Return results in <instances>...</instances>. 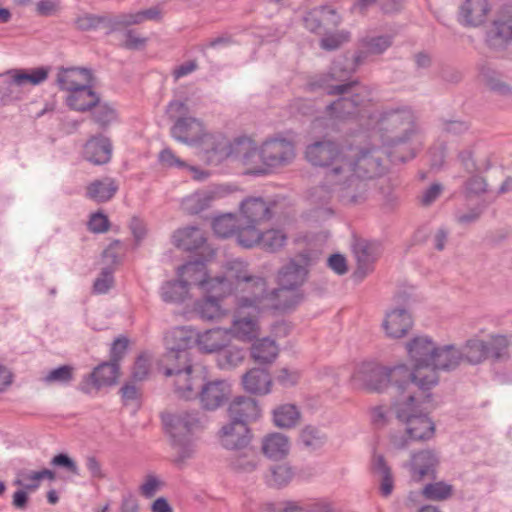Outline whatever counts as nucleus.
<instances>
[{
  "mask_svg": "<svg viewBox=\"0 0 512 512\" xmlns=\"http://www.w3.org/2000/svg\"><path fill=\"white\" fill-rule=\"evenodd\" d=\"M304 158L312 167L324 171L321 187L334 193L344 204L362 202L367 194V182L381 173V159L373 148L327 137L309 143Z\"/></svg>",
  "mask_w": 512,
  "mask_h": 512,
  "instance_id": "obj_1",
  "label": "nucleus"
},
{
  "mask_svg": "<svg viewBox=\"0 0 512 512\" xmlns=\"http://www.w3.org/2000/svg\"><path fill=\"white\" fill-rule=\"evenodd\" d=\"M407 356L414 366L415 387L428 396V391L438 384L437 371L457 367L459 348L455 344L439 345L431 336L418 334L405 345Z\"/></svg>",
  "mask_w": 512,
  "mask_h": 512,
  "instance_id": "obj_2",
  "label": "nucleus"
},
{
  "mask_svg": "<svg viewBox=\"0 0 512 512\" xmlns=\"http://www.w3.org/2000/svg\"><path fill=\"white\" fill-rule=\"evenodd\" d=\"M185 283L193 284L201 297L193 304V312L202 320L218 321L228 314L223 300L232 293V287L224 277H212L201 261H190L181 271Z\"/></svg>",
  "mask_w": 512,
  "mask_h": 512,
  "instance_id": "obj_3",
  "label": "nucleus"
},
{
  "mask_svg": "<svg viewBox=\"0 0 512 512\" xmlns=\"http://www.w3.org/2000/svg\"><path fill=\"white\" fill-rule=\"evenodd\" d=\"M431 393L428 391L427 397H422L413 391L412 395L400 398L393 404L395 418L399 425V430L393 431L389 435L390 445L396 450L408 448L411 442H425L433 438L436 425L432 418L421 411L423 403L431 399Z\"/></svg>",
  "mask_w": 512,
  "mask_h": 512,
  "instance_id": "obj_4",
  "label": "nucleus"
},
{
  "mask_svg": "<svg viewBox=\"0 0 512 512\" xmlns=\"http://www.w3.org/2000/svg\"><path fill=\"white\" fill-rule=\"evenodd\" d=\"M161 420L171 445L178 450L174 463L181 466L192 454V451L186 447L187 438L205 427V418L197 410H184L165 412L161 415Z\"/></svg>",
  "mask_w": 512,
  "mask_h": 512,
  "instance_id": "obj_5",
  "label": "nucleus"
},
{
  "mask_svg": "<svg viewBox=\"0 0 512 512\" xmlns=\"http://www.w3.org/2000/svg\"><path fill=\"white\" fill-rule=\"evenodd\" d=\"M228 158H233L244 165L249 173L260 174V149L256 142L247 136H241L232 141L219 136L211 155L209 164H217Z\"/></svg>",
  "mask_w": 512,
  "mask_h": 512,
  "instance_id": "obj_6",
  "label": "nucleus"
},
{
  "mask_svg": "<svg viewBox=\"0 0 512 512\" xmlns=\"http://www.w3.org/2000/svg\"><path fill=\"white\" fill-rule=\"evenodd\" d=\"M171 136L183 145L195 147L207 164L219 137L210 133L201 119L193 116L174 122Z\"/></svg>",
  "mask_w": 512,
  "mask_h": 512,
  "instance_id": "obj_7",
  "label": "nucleus"
},
{
  "mask_svg": "<svg viewBox=\"0 0 512 512\" xmlns=\"http://www.w3.org/2000/svg\"><path fill=\"white\" fill-rule=\"evenodd\" d=\"M314 262L310 251H302L289 258L277 274L278 288L274 291L276 297L291 293L298 289L307 279L309 268Z\"/></svg>",
  "mask_w": 512,
  "mask_h": 512,
  "instance_id": "obj_8",
  "label": "nucleus"
},
{
  "mask_svg": "<svg viewBox=\"0 0 512 512\" xmlns=\"http://www.w3.org/2000/svg\"><path fill=\"white\" fill-rule=\"evenodd\" d=\"M239 217L241 227L238 244L240 245L248 239L250 232H257L264 223L274 218L272 204L260 197L246 198L239 205Z\"/></svg>",
  "mask_w": 512,
  "mask_h": 512,
  "instance_id": "obj_9",
  "label": "nucleus"
},
{
  "mask_svg": "<svg viewBox=\"0 0 512 512\" xmlns=\"http://www.w3.org/2000/svg\"><path fill=\"white\" fill-rule=\"evenodd\" d=\"M171 239L176 248L187 252H200L205 261L216 256V249L208 243L207 234L200 226L180 227L173 232Z\"/></svg>",
  "mask_w": 512,
  "mask_h": 512,
  "instance_id": "obj_10",
  "label": "nucleus"
},
{
  "mask_svg": "<svg viewBox=\"0 0 512 512\" xmlns=\"http://www.w3.org/2000/svg\"><path fill=\"white\" fill-rule=\"evenodd\" d=\"M260 311L236 307L230 326L225 332L241 342H252L261 333Z\"/></svg>",
  "mask_w": 512,
  "mask_h": 512,
  "instance_id": "obj_11",
  "label": "nucleus"
},
{
  "mask_svg": "<svg viewBox=\"0 0 512 512\" xmlns=\"http://www.w3.org/2000/svg\"><path fill=\"white\" fill-rule=\"evenodd\" d=\"M295 157L292 141L285 138H272L265 141L260 148V174L267 173L271 168L287 164Z\"/></svg>",
  "mask_w": 512,
  "mask_h": 512,
  "instance_id": "obj_12",
  "label": "nucleus"
},
{
  "mask_svg": "<svg viewBox=\"0 0 512 512\" xmlns=\"http://www.w3.org/2000/svg\"><path fill=\"white\" fill-rule=\"evenodd\" d=\"M217 440L223 449L243 450L251 443V431L242 421H227L216 433Z\"/></svg>",
  "mask_w": 512,
  "mask_h": 512,
  "instance_id": "obj_13",
  "label": "nucleus"
},
{
  "mask_svg": "<svg viewBox=\"0 0 512 512\" xmlns=\"http://www.w3.org/2000/svg\"><path fill=\"white\" fill-rule=\"evenodd\" d=\"M413 316L407 307L389 308L381 323L385 336L389 339L406 337L413 327Z\"/></svg>",
  "mask_w": 512,
  "mask_h": 512,
  "instance_id": "obj_14",
  "label": "nucleus"
},
{
  "mask_svg": "<svg viewBox=\"0 0 512 512\" xmlns=\"http://www.w3.org/2000/svg\"><path fill=\"white\" fill-rule=\"evenodd\" d=\"M384 366L374 359H365L357 364L351 380L358 386L372 391L383 392Z\"/></svg>",
  "mask_w": 512,
  "mask_h": 512,
  "instance_id": "obj_15",
  "label": "nucleus"
},
{
  "mask_svg": "<svg viewBox=\"0 0 512 512\" xmlns=\"http://www.w3.org/2000/svg\"><path fill=\"white\" fill-rule=\"evenodd\" d=\"M236 287V307L260 311L259 304L267 296L266 281L261 277L251 276Z\"/></svg>",
  "mask_w": 512,
  "mask_h": 512,
  "instance_id": "obj_16",
  "label": "nucleus"
},
{
  "mask_svg": "<svg viewBox=\"0 0 512 512\" xmlns=\"http://www.w3.org/2000/svg\"><path fill=\"white\" fill-rule=\"evenodd\" d=\"M345 76L343 71L332 67L326 73L312 78L308 85L311 90L322 89L328 95H350L356 83L346 81Z\"/></svg>",
  "mask_w": 512,
  "mask_h": 512,
  "instance_id": "obj_17",
  "label": "nucleus"
},
{
  "mask_svg": "<svg viewBox=\"0 0 512 512\" xmlns=\"http://www.w3.org/2000/svg\"><path fill=\"white\" fill-rule=\"evenodd\" d=\"M383 383V392L392 387L400 396L405 392L412 395L413 391L421 394V390L415 387L414 371L411 372L406 364L384 366Z\"/></svg>",
  "mask_w": 512,
  "mask_h": 512,
  "instance_id": "obj_18",
  "label": "nucleus"
},
{
  "mask_svg": "<svg viewBox=\"0 0 512 512\" xmlns=\"http://www.w3.org/2000/svg\"><path fill=\"white\" fill-rule=\"evenodd\" d=\"M288 236L281 228H261L257 232H250L248 239L240 245L245 248L260 247L267 252H277L287 244Z\"/></svg>",
  "mask_w": 512,
  "mask_h": 512,
  "instance_id": "obj_19",
  "label": "nucleus"
},
{
  "mask_svg": "<svg viewBox=\"0 0 512 512\" xmlns=\"http://www.w3.org/2000/svg\"><path fill=\"white\" fill-rule=\"evenodd\" d=\"M341 14L330 5H323L309 11L304 17L306 29L310 32L321 34L340 25Z\"/></svg>",
  "mask_w": 512,
  "mask_h": 512,
  "instance_id": "obj_20",
  "label": "nucleus"
},
{
  "mask_svg": "<svg viewBox=\"0 0 512 512\" xmlns=\"http://www.w3.org/2000/svg\"><path fill=\"white\" fill-rule=\"evenodd\" d=\"M380 121L383 129L393 133L400 141L407 139L413 132L414 116L407 109L385 111L381 114Z\"/></svg>",
  "mask_w": 512,
  "mask_h": 512,
  "instance_id": "obj_21",
  "label": "nucleus"
},
{
  "mask_svg": "<svg viewBox=\"0 0 512 512\" xmlns=\"http://www.w3.org/2000/svg\"><path fill=\"white\" fill-rule=\"evenodd\" d=\"M231 395L230 384L223 380L208 381L197 392L202 408L209 411H214L223 406Z\"/></svg>",
  "mask_w": 512,
  "mask_h": 512,
  "instance_id": "obj_22",
  "label": "nucleus"
},
{
  "mask_svg": "<svg viewBox=\"0 0 512 512\" xmlns=\"http://www.w3.org/2000/svg\"><path fill=\"white\" fill-rule=\"evenodd\" d=\"M490 12L489 0H464L459 8V21L464 26L478 28L486 23Z\"/></svg>",
  "mask_w": 512,
  "mask_h": 512,
  "instance_id": "obj_23",
  "label": "nucleus"
},
{
  "mask_svg": "<svg viewBox=\"0 0 512 512\" xmlns=\"http://www.w3.org/2000/svg\"><path fill=\"white\" fill-rule=\"evenodd\" d=\"M113 146L109 137L99 134L90 137L83 147V157L94 165L107 164L112 157Z\"/></svg>",
  "mask_w": 512,
  "mask_h": 512,
  "instance_id": "obj_24",
  "label": "nucleus"
},
{
  "mask_svg": "<svg viewBox=\"0 0 512 512\" xmlns=\"http://www.w3.org/2000/svg\"><path fill=\"white\" fill-rule=\"evenodd\" d=\"M93 83V75L90 70L82 68H61L56 74V84L59 89L67 94L76 89L84 88V86Z\"/></svg>",
  "mask_w": 512,
  "mask_h": 512,
  "instance_id": "obj_25",
  "label": "nucleus"
},
{
  "mask_svg": "<svg viewBox=\"0 0 512 512\" xmlns=\"http://www.w3.org/2000/svg\"><path fill=\"white\" fill-rule=\"evenodd\" d=\"M48 76V71L45 68H39L31 73H22L19 71H11L7 74V79L3 87L0 88V99L6 102L15 86H24L28 83L37 85L43 82Z\"/></svg>",
  "mask_w": 512,
  "mask_h": 512,
  "instance_id": "obj_26",
  "label": "nucleus"
},
{
  "mask_svg": "<svg viewBox=\"0 0 512 512\" xmlns=\"http://www.w3.org/2000/svg\"><path fill=\"white\" fill-rule=\"evenodd\" d=\"M438 459L432 450H421L411 456L409 464L411 479L421 482L425 478H434Z\"/></svg>",
  "mask_w": 512,
  "mask_h": 512,
  "instance_id": "obj_27",
  "label": "nucleus"
},
{
  "mask_svg": "<svg viewBox=\"0 0 512 512\" xmlns=\"http://www.w3.org/2000/svg\"><path fill=\"white\" fill-rule=\"evenodd\" d=\"M226 411L229 420L242 421L244 424L260 416V408L257 401L245 396L235 397L228 403Z\"/></svg>",
  "mask_w": 512,
  "mask_h": 512,
  "instance_id": "obj_28",
  "label": "nucleus"
},
{
  "mask_svg": "<svg viewBox=\"0 0 512 512\" xmlns=\"http://www.w3.org/2000/svg\"><path fill=\"white\" fill-rule=\"evenodd\" d=\"M362 102V97L357 93L350 96L340 95L325 107L324 113L329 120H342L353 115Z\"/></svg>",
  "mask_w": 512,
  "mask_h": 512,
  "instance_id": "obj_29",
  "label": "nucleus"
},
{
  "mask_svg": "<svg viewBox=\"0 0 512 512\" xmlns=\"http://www.w3.org/2000/svg\"><path fill=\"white\" fill-rule=\"evenodd\" d=\"M279 352V344L271 337H257L250 348L252 360L260 365L274 363L278 358Z\"/></svg>",
  "mask_w": 512,
  "mask_h": 512,
  "instance_id": "obj_30",
  "label": "nucleus"
},
{
  "mask_svg": "<svg viewBox=\"0 0 512 512\" xmlns=\"http://www.w3.org/2000/svg\"><path fill=\"white\" fill-rule=\"evenodd\" d=\"M261 451L270 460H278L286 457L290 451L288 436L280 432L266 434L261 439Z\"/></svg>",
  "mask_w": 512,
  "mask_h": 512,
  "instance_id": "obj_31",
  "label": "nucleus"
},
{
  "mask_svg": "<svg viewBox=\"0 0 512 512\" xmlns=\"http://www.w3.org/2000/svg\"><path fill=\"white\" fill-rule=\"evenodd\" d=\"M228 467L238 474H250L259 467L260 459L250 445L243 450H231Z\"/></svg>",
  "mask_w": 512,
  "mask_h": 512,
  "instance_id": "obj_32",
  "label": "nucleus"
},
{
  "mask_svg": "<svg viewBox=\"0 0 512 512\" xmlns=\"http://www.w3.org/2000/svg\"><path fill=\"white\" fill-rule=\"evenodd\" d=\"M302 418L301 409L294 403H282L272 411V421L280 429L296 427Z\"/></svg>",
  "mask_w": 512,
  "mask_h": 512,
  "instance_id": "obj_33",
  "label": "nucleus"
},
{
  "mask_svg": "<svg viewBox=\"0 0 512 512\" xmlns=\"http://www.w3.org/2000/svg\"><path fill=\"white\" fill-rule=\"evenodd\" d=\"M243 388L252 394H266L270 391L271 378L267 370L251 368L242 375Z\"/></svg>",
  "mask_w": 512,
  "mask_h": 512,
  "instance_id": "obj_34",
  "label": "nucleus"
},
{
  "mask_svg": "<svg viewBox=\"0 0 512 512\" xmlns=\"http://www.w3.org/2000/svg\"><path fill=\"white\" fill-rule=\"evenodd\" d=\"M176 394L184 399L197 397L196 388L199 386L200 377L193 374V369L182 370L171 374Z\"/></svg>",
  "mask_w": 512,
  "mask_h": 512,
  "instance_id": "obj_35",
  "label": "nucleus"
},
{
  "mask_svg": "<svg viewBox=\"0 0 512 512\" xmlns=\"http://www.w3.org/2000/svg\"><path fill=\"white\" fill-rule=\"evenodd\" d=\"M98 96L99 94L93 89V83H90L84 86V88L76 89L67 94L65 102L73 111L88 112Z\"/></svg>",
  "mask_w": 512,
  "mask_h": 512,
  "instance_id": "obj_36",
  "label": "nucleus"
},
{
  "mask_svg": "<svg viewBox=\"0 0 512 512\" xmlns=\"http://www.w3.org/2000/svg\"><path fill=\"white\" fill-rule=\"evenodd\" d=\"M227 335L225 329H209L197 335L196 344L204 352L219 353L227 346Z\"/></svg>",
  "mask_w": 512,
  "mask_h": 512,
  "instance_id": "obj_37",
  "label": "nucleus"
},
{
  "mask_svg": "<svg viewBox=\"0 0 512 512\" xmlns=\"http://www.w3.org/2000/svg\"><path fill=\"white\" fill-rule=\"evenodd\" d=\"M164 374L171 376L176 372L192 368L190 353L187 349L169 348L163 359Z\"/></svg>",
  "mask_w": 512,
  "mask_h": 512,
  "instance_id": "obj_38",
  "label": "nucleus"
},
{
  "mask_svg": "<svg viewBox=\"0 0 512 512\" xmlns=\"http://www.w3.org/2000/svg\"><path fill=\"white\" fill-rule=\"evenodd\" d=\"M88 111L92 121L102 129L108 128L118 117L115 106L103 100L100 95Z\"/></svg>",
  "mask_w": 512,
  "mask_h": 512,
  "instance_id": "obj_39",
  "label": "nucleus"
},
{
  "mask_svg": "<svg viewBox=\"0 0 512 512\" xmlns=\"http://www.w3.org/2000/svg\"><path fill=\"white\" fill-rule=\"evenodd\" d=\"M215 199L212 191L200 190L184 197L181 202V208L188 214H199L211 207Z\"/></svg>",
  "mask_w": 512,
  "mask_h": 512,
  "instance_id": "obj_40",
  "label": "nucleus"
},
{
  "mask_svg": "<svg viewBox=\"0 0 512 512\" xmlns=\"http://www.w3.org/2000/svg\"><path fill=\"white\" fill-rule=\"evenodd\" d=\"M486 341L479 338H471L468 339L464 345L463 350L459 349V360L457 362V367L460 365L462 361H465L472 365H477L482 363L487 359L486 354Z\"/></svg>",
  "mask_w": 512,
  "mask_h": 512,
  "instance_id": "obj_41",
  "label": "nucleus"
},
{
  "mask_svg": "<svg viewBox=\"0 0 512 512\" xmlns=\"http://www.w3.org/2000/svg\"><path fill=\"white\" fill-rule=\"evenodd\" d=\"M75 367L64 364L48 370L40 378V382L46 387L68 386L74 379Z\"/></svg>",
  "mask_w": 512,
  "mask_h": 512,
  "instance_id": "obj_42",
  "label": "nucleus"
},
{
  "mask_svg": "<svg viewBox=\"0 0 512 512\" xmlns=\"http://www.w3.org/2000/svg\"><path fill=\"white\" fill-rule=\"evenodd\" d=\"M118 186L114 179L95 180L87 187V196L96 202H107L117 192Z\"/></svg>",
  "mask_w": 512,
  "mask_h": 512,
  "instance_id": "obj_43",
  "label": "nucleus"
},
{
  "mask_svg": "<svg viewBox=\"0 0 512 512\" xmlns=\"http://www.w3.org/2000/svg\"><path fill=\"white\" fill-rule=\"evenodd\" d=\"M245 358V349L239 345L231 344L218 353L216 362L219 368L228 370L240 366Z\"/></svg>",
  "mask_w": 512,
  "mask_h": 512,
  "instance_id": "obj_44",
  "label": "nucleus"
},
{
  "mask_svg": "<svg viewBox=\"0 0 512 512\" xmlns=\"http://www.w3.org/2000/svg\"><path fill=\"white\" fill-rule=\"evenodd\" d=\"M91 378L94 386L97 388L116 384L119 378L118 364L113 362L100 364L93 370Z\"/></svg>",
  "mask_w": 512,
  "mask_h": 512,
  "instance_id": "obj_45",
  "label": "nucleus"
},
{
  "mask_svg": "<svg viewBox=\"0 0 512 512\" xmlns=\"http://www.w3.org/2000/svg\"><path fill=\"white\" fill-rule=\"evenodd\" d=\"M185 266L186 263L178 268L177 280L169 281L162 287V297L166 302H178L183 300L188 294L189 287L193 286V284L185 283L181 276V271Z\"/></svg>",
  "mask_w": 512,
  "mask_h": 512,
  "instance_id": "obj_46",
  "label": "nucleus"
},
{
  "mask_svg": "<svg viewBox=\"0 0 512 512\" xmlns=\"http://www.w3.org/2000/svg\"><path fill=\"white\" fill-rule=\"evenodd\" d=\"M240 227L241 222L239 223L237 216L233 213L219 215L215 217L212 222L214 233L222 238L235 235L238 240Z\"/></svg>",
  "mask_w": 512,
  "mask_h": 512,
  "instance_id": "obj_47",
  "label": "nucleus"
},
{
  "mask_svg": "<svg viewBox=\"0 0 512 512\" xmlns=\"http://www.w3.org/2000/svg\"><path fill=\"white\" fill-rule=\"evenodd\" d=\"M295 476L293 466L287 462L273 465L269 469L266 477L267 485L276 488L287 486Z\"/></svg>",
  "mask_w": 512,
  "mask_h": 512,
  "instance_id": "obj_48",
  "label": "nucleus"
},
{
  "mask_svg": "<svg viewBox=\"0 0 512 512\" xmlns=\"http://www.w3.org/2000/svg\"><path fill=\"white\" fill-rule=\"evenodd\" d=\"M44 479L54 481L56 474L50 469H42L31 473H19L18 477L14 480V484L28 491H32L36 490Z\"/></svg>",
  "mask_w": 512,
  "mask_h": 512,
  "instance_id": "obj_49",
  "label": "nucleus"
},
{
  "mask_svg": "<svg viewBox=\"0 0 512 512\" xmlns=\"http://www.w3.org/2000/svg\"><path fill=\"white\" fill-rule=\"evenodd\" d=\"M375 5L384 13H394L401 9L402 0H354L351 11L364 13Z\"/></svg>",
  "mask_w": 512,
  "mask_h": 512,
  "instance_id": "obj_50",
  "label": "nucleus"
},
{
  "mask_svg": "<svg viewBox=\"0 0 512 512\" xmlns=\"http://www.w3.org/2000/svg\"><path fill=\"white\" fill-rule=\"evenodd\" d=\"M252 275L248 271V266L246 263L240 260H232L226 263L225 265V273L222 275H217L216 277H224L227 279V282L232 286L231 281L236 282V286L245 281Z\"/></svg>",
  "mask_w": 512,
  "mask_h": 512,
  "instance_id": "obj_51",
  "label": "nucleus"
},
{
  "mask_svg": "<svg viewBox=\"0 0 512 512\" xmlns=\"http://www.w3.org/2000/svg\"><path fill=\"white\" fill-rule=\"evenodd\" d=\"M166 339L168 343L171 344L170 348H181L188 350L190 346L196 343V338L194 337L193 331L184 327H177L173 329L167 334Z\"/></svg>",
  "mask_w": 512,
  "mask_h": 512,
  "instance_id": "obj_52",
  "label": "nucleus"
},
{
  "mask_svg": "<svg viewBox=\"0 0 512 512\" xmlns=\"http://www.w3.org/2000/svg\"><path fill=\"white\" fill-rule=\"evenodd\" d=\"M452 494V486L446 482L438 481L425 485L422 489V495L431 501H442L449 498Z\"/></svg>",
  "mask_w": 512,
  "mask_h": 512,
  "instance_id": "obj_53",
  "label": "nucleus"
},
{
  "mask_svg": "<svg viewBox=\"0 0 512 512\" xmlns=\"http://www.w3.org/2000/svg\"><path fill=\"white\" fill-rule=\"evenodd\" d=\"M486 354L499 360L507 355L509 340L505 335H494L486 341Z\"/></svg>",
  "mask_w": 512,
  "mask_h": 512,
  "instance_id": "obj_54",
  "label": "nucleus"
},
{
  "mask_svg": "<svg viewBox=\"0 0 512 512\" xmlns=\"http://www.w3.org/2000/svg\"><path fill=\"white\" fill-rule=\"evenodd\" d=\"M376 470L381 476L380 491L385 497L389 496L394 487V481L389 466L386 464L383 457H379L376 462Z\"/></svg>",
  "mask_w": 512,
  "mask_h": 512,
  "instance_id": "obj_55",
  "label": "nucleus"
},
{
  "mask_svg": "<svg viewBox=\"0 0 512 512\" xmlns=\"http://www.w3.org/2000/svg\"><path fill=\"white\" fill-rule=\"evenodd\" d=\"M163 487V481L155 474L146 475L139 486V493L146 499L153 498Z\"/></svg>",
  "mask_w": 512,
  "mask_h": 512,
  "instance_id": "obj_56",
  "label": "nucleus"
},
{
  "mask_svg": "<svg viewBox=\"0 0 512 512\" xmlns=\"http://www.w3.org/2000/svg\"><path fill=\"white\" fill-rule=\"evenodd\" d=\"M350 39V33L348 31L342 30L337 31L332 34L326 35L324 38L320 41V46L324 50H336L340 46H342L344 43L348 42Z\"/></svg>",
  "mask_w": 512,
  "mask_h": 512,
  "instance_id": "obj_57",
  "label": "nucleus"
},
{
  "mask_svg": "<svg viewBox=\"0 0 512 512\" xmlns=\"http://www.w3.org/2000/svg\"><path fill=\"white\" fill-rule=\"evenodd\" d=\"M189 112V106L187 99L179 100L174 99L170 101L166 107L165 114L170 119L176 122L179 119H185L184 117Z\"/></svg>",
  "mask_w": 512,
  "mask_h": 512,
  "instance_id": "obj_58",
  "label": "nucleus"
},
{
  "mask_svg": "<svg viewBox=\"0 0 512 512\" xmlns=\"http://www.w3.org/2000/svg\"><path fill=\"white\" fill-rule=\"evenodd\" d=\"M512 37V19L497 20L493 22L490 39L493 41H507Z\"/></svg>",
  "mask_w": 512,
  "mask_h": 512,
  "instance_id": "obj_59",
  "label": "nucleus"
},
{
  "mask_svg": "<svg viewBox=\"0 0 512 512\" xmlns=\"http://www.w3.org/2000/svg\"><path fill=\"white\" fill-rule=\"evenodd\" d=\"M300 441L309 448L317 447L322 441V435L318 428L313 425H306L300 431Z\"/></svg>",
  "mask_w": 512,
  "mask_h": 512,
  "instance_id": "obj_60",
  "label": "nucleus"
},
{
  "mask_svg": "<svg viewBox=\"0 0 512 512\" xmlns=\"http://www.w3.org/2000/svg\"><path fill=\"white\" fill-rule=\"evenodd\" d=\"M159 163L165 168H183L187 163L181 160L170 148H163L158 154Z\"/></svg>",
  "mask_w": 512,
  "mask_h": 512,
  "instance_id": "obj_61",
  "label": "nucleus"
},
{
  "mask_svg": "<svg viewBox=\"0 0 512 512\" xmlns=\"http://www.w3.org/2000/svg\"><path fill=\"white\" fill-rule=\"evenodd\" d=\"M371 422L378 428L386 427L391 421V413L385 406H375L370 410Z\"/></svg>",
  "mask_w": 512,
  "mask_h": 512,
  "instance_id": "obj_62",
  "label": "nucleus"
},
{
  "mask_svg": "<svg viewBox=\"0 0 512 512\" xmlns=\"http://www.w3.org/2000/svg\"><path fill=\"white\" fill-rule=\"evenodd\" d=\"M88 227L93 233H104L108 231L110 223L107 215L102 212L93 213L89 219Z\"/></svg>",
  "mask_w": 512,
  "mask_h": 512,
  "instance_id": "obj_63",
  "label": "nucleus"
},
{
  "mask_svg": "<svg viewBox=\"0 0 512 512\" xmlns=\"http://www.w3.org/2000/svg\"><path fill=\"white\" fill-rule=\"evenodd\" d=\"M52 466L63 467L73 475L79 474L76 462L66 453H59L51 459Z\"/></svg>",
  "mask_w": 512,
  "mask_h": 512,
  "instance_id": "obj_64",
  "label": "nucleus"
}]
</instances>
